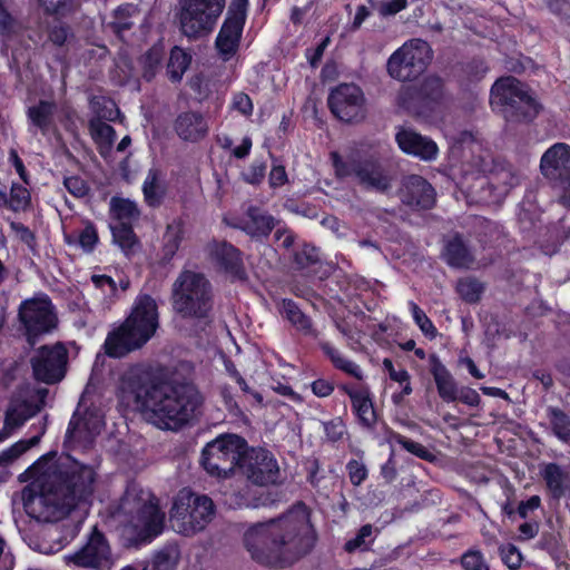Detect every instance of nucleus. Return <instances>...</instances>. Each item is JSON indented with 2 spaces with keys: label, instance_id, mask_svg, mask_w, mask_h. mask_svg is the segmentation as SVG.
<instances>
[{
  "label": "nucleus",
  "instance_id": "nucleus-29",
  "mask_svg": "<svg viewBox=\"0 0 570 570\" xmlns=\"http://www.w3.org/2000/svg\"><path fill=\"white\" fill-rule=\"evenodd\" d=\"M432 374L438 387L440 397L445 402L458 400V387L451 373L440 363L433 365Z\"/></svg>",
  "mask_w": 570,
  "mask_h": 570
},
{
  "label": "nucleus",
  "instance_id": "nucleus-15",
  "mask_svg": "<svg viewBox=\"0 0 570 570\" xmlns=\"http://www.w3.org/2000/svg\"><path fill=\"white\" fill-rule=\"evenodd\" d=\"M239 469L248 481L257 485L275 483L279 474L277 461L269 451L262 448L246 446L239 461Z\"/></svg>",
  "mask_w": 570,
  "mask_h": 570
},
{
  "label": "nucleus",
  "instance_id": "nucleus-50",
  "mask_svg": "<svg viewBox=\"0 0 570 570\" xmlns=\"http://www.w3.org/2000/svg\"><path fill=\"white\" fill-rule=\"evenodd\" d=\"M500 557L503 563L511 570L518 569L523 560L520 550L511 543L500 547Z\"/></svg>",
  "mask_w": 570,
  "mask_h": 570
},
{
  "label": "nucleus",
  "instance_id": "nucleus-28",
  "mask_svg": "<svg viewBox=\"0 0 570 570\" xmlns=\"http://www.w3.org/2000/svg\"><path fill=\"white\" fill-rule=\"evenodd\" d=\"M209 255L226 271L238 272L240 264L238 250L226 243H212L207 246Z\"/></svg>",
  "mask_w": 570,
  "mask_h": 570
},
{
  "label": "nucleus",
  "instance_id": "nucleus-60",
  "mask_svg": "<svg viewBox=\"0 0 570 570\" xmlns=\"http://www.w3.org/2000/svg\"><path fill=\"white\" fill-rule=\"evenodd\" d=\"M264 175L265 166L262 163H255L244 173V178L250 184H257L264 178Z\"/></svg>",
  "mask_w": 570,
  "mask_h": 570
},
{
  "label": "nucleus",
  "instance_id": "nucleus-63",
  "mask_svg": "<svg viewBox=\"0 0 570 570\" xmlns=\"http://www.w3.org/2000/svg\"><path fill=\"white\" fill-rule=\"evenodd\" d=\"M539 505H540V498L538 495H533L530 499H528L527 501H523L520 503L519 509H518L519 514L522 518H525L530 511L538 509Z\"/></svg>",
  "mask_w": 570,
  "mask_h": 570
},
{
  "label": "nucleus",
  "instance_id": "nucleus-45",
  "mask_svg": "<svg viewBox=\"0 0 570 570\" xmlns=\"http://www.w3.org/2000/svg\"><path fill=\"white\" fill-rule=\"evenodd\" d=\"M179 561V551L177 548L170 547L159 551L154 558L156 570H173Z\"/></svg>",
  "mask_w": 570,
  "mask_h": 570
},
{
  "label": "nucleus",
  "instance_id": "nucleus-25",
  "mask_svg": "<svg viewBox=\"0 0 570 570\" xmlns=\"http://www.w3.org/2000/svg\"><path fill=\"white\" fill-rule=\"evenodd\" d=\"M90 279L97 292V297L108 305L118 298L119 292L127 291L130 285L126 277L120 278L117 283L112 277L105 274H92Z\"/></svg>",
  "mask_w": 570,
  "mask_h": 570
},
{
  "label": "nucleus",
  "instance_id": "nucleus-39",
  "mask_svg": "<svg viewBox=\"0 0 570 570\" xmlns=\"http://www.w3.org/2000/svg\"><path fill=\"white\" fill-rule=\"evenodd\" d=\"M189 63L190 56L180 48H174L167 67L169 77L175 81L180 80Z\"/></svg>",
  "mask_w": 570,
  "mask_h": 570
},
{
  "label": "nucleus",
  "instance_id": "nucleus-1",
  "mask_svg": "<svg viewBox=\"0 0 570 570\" xmlns=\"http://www.w3.org/2000/svg\"><path fill=\"white\" fill-rule=\"evenodd\" d=\"M31 483L23 490L28 515L40 522H55L92 497L96 472L91 466L48 453L27 471Z\"/></svg>",
  "mask_w": 570,
  "mask_h": 570
},
{
  "label": "nucleus",
  "instance_id": "nucleus-34",
  "mask_svg": "<svg viewBox=\"0 0 570 570\" xmlns=\"http://www.w3.org/2000/svg\"><path fill=\"white\" fill-rule=\"evenodd\" d=\"M90 134L98 145L100 154L106 156L115 141L112 127L101 120H92L90 122Z\"/></svg>",
  "mask_w": 570,
  "mask_h": 570
},
{
  "label": "nucleus",
  "instance_id": "nucleus-23",
  "mask_svg": "<svg viewBox=\"0 0 570 570\" xmlns=\"http://www.w3.org/2000/svg\"><path fill=\"white\" fill-rule=\"evenodd\" d=\"M177 135L187 141H197L204 138L208 131V125L203 116L195 112L180 115L176 120Z\"/></svg>",
  "mask_w": 570,
  "mask_h": 570
},
{
  "label": "nucleus",
  "instance_id": "nucleus-36",
  "mask_svg": "<svg viewBox=\"0 0 570 570\" xmlns=\"http://www.w3.org/2000/svg\"><path fill=\"white\" fill-rule=\"evenodd\" d=\"M515 184L517 178L510 171L502 170L500 173H497L491 178V186L494 188L495 195L493 197L481 195L478 197V200L485 203L498 202Z\"/></svg>",
  "mask_w": 570,
  "mask_h": 570
},
{
  "label": "nucleus",
  "instance_id": "nucleus-12",
  "mask_svg": "<svg viewBox=\"0 0 570 570\" xmlns=\"http://www.w3.org/2000/svg\"><path fill=\"white\" fill-rule=\"evenodd\" d=\"M67 566L90 570H111L117 559L106 537L96 528L73 552L63 556Z\"/></svg>",
  "mask_w": 570,
  "mask_h": 570
},
{
  "label": "nucleus",
  "instance_id": "nucleus-52",
  "mask_svg": "<svg viewBox=\"0 0 570 570\" xmlns=\"http://www.w3.org/2000/svg\"><path fill=\"white\" fill-rule=\"evenodd\" d=\"M43 432H45V428L42 426L39 435L32 436L31 439H29L27 441H19V442H17L10 449H8L3 454L8 459H16V458H18L19 455L24 453L27 450H29L30 448L35 446L39 442L40 435L43 434Z\"/></svg>",
  "mask_w": 570,
  "mask_h": 570
},
{
  "label": "nucleus",
  "instance_id": "nucleus-61",
  "mask_svg": "<svg viewBox=\"0 0 570 570\" xmlns=\"http://www.w3.org/2000/svg\"><path fill=\"white\" fill-rule=\"evenodd\" d=\"M333 390V385L325 380H316L312 383V391L318 397L328 396Z\"/></svg>",
  "mask_w": 570,
  "mask_h": 570
},
{
  "label": "nucleus",
  "instance_id": "nucleus-27",
  "mask_svg": "<svg viewBox=\"0 0 570 570\" xmlns=\"http://www.w3.org/2000/svg\"><path fill=\"white\" fill-rule=\"evenodd\" d=\"M56 105L51 101L41 100L27 109V117L30 125L47 135L52 126Z\"/></svg>",
  "mask_w": 570,
  "mask_h": 570
},
{
  "label": "nucleus",
  "instance_id": "nucleus-3",
  "mask_svg": "<svg viewBox=\"0 0 570 570\" xmlns=\"http://www.w3.org/2000/svg\"><path fill=\"white\" fill-rule=\"evenodd\" d=\"M316 540L304 504L295 505L277 518L249 523L243 531V546L250 558L271 568L293 564L314 548Z\"/></svg>",
  "mask_w": 570,
  "mask_h": 570
},
{
  "label": "nucleus",
  "instance_id": "nucleus-46",
  "mask_svg": "<svg viewBox=\"0 0 570 570\" xmlns=\"http://www.w3.org/2000/svg\"><path fill=\"white\" fill-rule=\"evenodd\" d=\"M183 238V230L179 225H169L164 235L165 256L170 258L179 248Z\"/></svg>",
  "mask_w": 570,
  "mask_h": 570
},
{
  "label": "nucleus",
  "instance_id": "nucleus-55",
  "mask_svg": "<svg viewBox=\"0 0 570 570\" xmlns=\"http://www.w3.org/2000/svg\"><path fill=\"white\" fill-rule=\"evenodd\" d=\"M347 471L350 480L354 485L361 484L367 476V470L365 465L356 460H352L348 462Z\"/></svg>",
  "mask_w": 570,
  "mask_h": 570
},
{
  "label": "nucleus",
  "instance_id": "nucleus-20",
  "mask_svg": "<svg viewBox=\"0 0 570 570\" xmlns=\"http://www.w3.org/2000/svg\"><path fill=\"white\" fill-rule=\"evenodd\" d=\"M105 425L102 416L98 412L86 413L80 417L78 409L70 420L66 436L70 443L89 442L99 434Z\"/></svg>",
  "mask_w": 570,
  "mask_h": 570
},
{
  "label": "nucleus",
  "instance_id": "nucleus-53",
  "mask_svg": "<svg viewBox=\"0 0 570 570\" xmlns=\"http://www.w3.org/2000/svg\"><path fill=\"white\" fill-rule=\"evenodd\" d=\"M462 566L465 570H489L483 556L479 551H469L462 557Z\"/></svg>",
  "mask_w": 570,
  "mask_h": 570
},
{
  "label": "nucleus",
  "instance_id": "nucleus-2",
  "mask_svg": "<svg viewBox=\"0 0 570 570\" xmlns=\"http://www.w3.org/2000/svg\"><path fill=\"white\" fill-rule=\"evenodd\" d=\"M117 394L124 405L161 430L184 426L195 417L203 403L194 385L151 380L148 368L140 364L128 366L120 373Z\"/></svg>",
  "mask_w": 570,
  "mask_h": 570
},
{
  "label": "nucleus",
  "instance_id": "nucleus-8",
  "mask_svg": "<svg viewBox=\"0 0 570 570\" xmlns=\"http://www.w3.org/2000/svg\"><path fill=\"white\" fill-rule=\"evenodd\" d=\"M215 508L212 499L183 489L174 499L169 520L176 532L193 535L204 530L213 520Z\"/></svg>",
  "mask_w": 570,
  "mask_h": 570
},
{
  "label": "nucleus",
  "instance_id": "nucleus-59",
  "mask_svg": "<svg viewBox=\"0 0 570 570\" xmlns=\"http://www.w3.org/2000/svg\"><path fill=\"white\" fill-rule=\"evenodd\" d=\"M458 400L470 406H478L480 403V395L471 387H462L458 390Z\"/></svg>",
  "mask_w": 570,
  "mask_h": 570
},
{
  "label": "nucleus",
  "instance_id": "nucleus-43",
  "mask_svg": "<svg viewBox=\"0 0 570 570\" xmlns=\"http://www.w3.org/2000/svg\"><path fill=\"white\" fill-rule=\"evenodd\" d=\"M551 424L554 434L563 442H570V419L559 410H551Z\"/></svg>",
  "mask_w": 570,
  "mask_h": 570
},
{
  "label": "nucleus",
  "instance_id": "nucleus-44",
  "mask_svg": "<svg viewBox=\"0 0 570 570\" xmlns=\"http://www.w3.org/2000/svg\"><path fill=\"white\" fill-rule=\"evenodd\" d=\"M542 475L547 482L548 488L559 495L562 492L564 474L562 470L553 463L547 464L542 471Z\"/></svg>",
  "mask_w": 570,
  "mask_h": 570
},
{
  "label": "nucleus",
  "instance_id": "nucleus-6",
  "mask_svg": "<svg viewBox=\"0 0 570 570\" xmlns=\"http://www.w3.org/2000/svg\"><path fill=\"white\" fill-rule=\"evenodd\" d=\"M490 105L508 120H529L539 112L531 90L514 77H502L491 87Z\"/></svg>",
  "mask_w": 570,
  "mask_h": 570
},
{
  "label": "nucleus",
  "instance_id": "nucleus-64",
  "mask_svg": "<svg viewBox=\"0 0 570 570\" xmlns=\"http://www.w3.org/2000/svg\"><path fill=\"white\" fill-rule=\"evenodd\" d=\"M9 160L14 166V168H16L18 175L20 176V178L26 184H28L27 171H26L24 165H23L22 160L19 158V156H18V154H17V151L14 149L10 150V153H9Z\"/></svg>",
  "mask_w": 570,
  "mask_h": 570
},
{
  "label": "nucleus",
  "instance_id": "nucleus-49",
  "mask_svg": "<svg viewBox=\"0 0 570 570\" xmlns=\"http://www.w3.org/2000/svg\"><path fill=\"white\" fill-rule=\"evenodd\" d=\"M373 528L370 524L363 525L355 538L345 543V550L353 552L365 549L372 542Z\"/></svg>",
  "mask_w": 570,
  "mask_h": 570
},
{
  "label": "nucleus",
  "instance_id": "nucleus-51",
  "mask_svg": "<svg viewBox=\"0 0 570 570\" xmlns=\"http://www.w3.org/2000/svg\"><path fill=\"white\" fill-rule=\"evenodd\" d=\"M394 439L406 451L416 455L417 458H421V459H424L428 461L434 460V454L430 450H428L423 444L407 440L401 435H396Z\"/></svg>",
  "mask_w": 570,
  "mask_h": 570
},
{
  "label": "nucleus",
  "instance_id": "nucleus-54",
  "mask_svg": "<svg viewBox=\"0 0 570 570\" xmlns=\"http://www.w3.org/2000/svg\"><path fill=\"white\" fill-rule=\"evenodd\" d=\"M230 108L247 117L253 114L254 106L248 95L237 92L233 96Z\"/></svg>",
  "mask_w": 570,
  "mask_h": 570
},
{
  "label": "nucleus",
  "instance_id": "nucleus-42",
  "mask_svg": "<svg viewBox=\"0 0 570 570\" xmlns=\"http://www.w3.org/2000/svg\"><path fill=\"white\" fill-rule=\"evenodd\" d=\"M409 308L415 324L419 326L421 332L426 337L434 338L438 334V331L433 325L432 321L426 316L424 311H422L414 302L409 303Z\"/></svg>",
  "mask_w": 570,
  "mask_h": 570
},
{
  "label": "nucleus",
  "instance_id": "nucleus-35",
  "mask_svg": "<svg viewBox=\"0 0 570 570\" xmlns=\"http://www.w3.org/2000/svg\"><path fill=\"white\" fill-rule=\"evenodd\" d=\"M114 242L128 256L138 249V240L131 229V225L110 224Z\"/></svg>",
  "mask_w": 570,
  "mask_h": 570
},
{
  "label": "nucleus",
  "instance_id": "nucleus-19",
  "mask_svg": "<svg viewBox=\"0 0 570 570\" xmlns=\"http://www.w3.org/2000/svg\"><path fill=\"white\" fill-rule=\"evenodd\" d=\"M395 138L400 149L407 155L424 161H432L438 157L439 148L436 144L412 129L401 128Z\"/></svg>",
  "mask_w": 570,
  "mask_h": 570
},
{
  "label": "nucleus",
  "instance_id": "nucleus-18",
  "mask_svg": "<svg viewBox=\"0 0 570 570\" xmlns=\"http://www.w3.org/2000/svg\"><path fill=\"white\" fill-rule=\"evenodd\" d=\"M540 168L544 177L553 181H570V146L557 142L541 157Z\"/></svg>",
  "mask_w": 570,
  "mask_h": 570
},
{
  "label": "nucleus",
  "instance_id": "nucleus-16",
  "mask_svg": "<svg viewBox=\"0 0 570 570\" xmlns=\"http://www.w3.org/2000/svg\"><path fill=\"white\" fill-rule=\"evenodd\" d=\"M36 380L46 384L60 382L66 374L67 351L60 345L43 346L31 360Z\"/></svg>",
  "mask_w": 570,
  "mask_h": 570
},
{
  "label": "nucleus",
  "instance_id": "nucleus-11",
  "mask_svg": "<svg viewBox=\"0 0 570 570\" xmlns=\"http://www.w3.org/2000/svg\"><path fill=\"white\" fill-rule=\"evenodd\" d=\"M226 0H180L178 21L188 38H199L213 31Z\"/></svg>",
  "mask_w": 570,
  "mask_h": 570
},
{
  "label": "nucleus",
  "instance_id": "nucleus-14",
  "mask_svg": "<svg viewBox=\"0 0 570 570\" xmlns=\"http://www.w3.org/2000/svg\"><path fill=\"white\" fill-rule=\"evenodd\" d=\"M248 0H232L226 19L217 35L216 48L228 60L238 49L247 17Z\"/></svg>",
  "mask_w": 570,
  "mask_h": 570
},
{
  "label": "nucleus",
  "instance_id": "nucleus-30",
  "mask_svg": "<svg viewBox=\"0 0 570 570\" xmlns=\"http://www.w3.org/2000/svg\"><path fill=\"white\" fill-rule=\"evenodd\" d=\"M110 214L112 218L111 224L131 225L138 218L139 210L134 202L114 197L110 200Z\"/></svg>",
  "mask_w": 570,
  "mask_h": 570
},
{
  "label": "nucleus",
  "instance_id": "nucleus-41",
  "mask_svg": "<svg viewBox=\"0 0 570 570\" xmlns=\"http://www.w3.org/2000/svg\"><path fill=\"white\" fill-rule=\"evenodd\" d=\"M145 199L149 205H156L163 196V188L159 185V177L156 171H149L142 186Z\"/></svg>",
  "mask_w": 570,
  "mask_h": 570
},
{
  "label": "nucleus",
  "instance_id": "nucleus-32",
  "mask_svg": "<svg viewBox=\"0 0 570 570\" xmlns=\"http://www.w3.org/2000/svg\"><path fill=\"white\" fill-rule=\"evenodd\" d=\"M443 255L448 264L454 267H469L472 263V256L460 237L448 242Z\"/></svg>",
  "mask_w": 570,
  "mask_h": 570
},
{
  "label": "nucleus",
  "instance_id": "nucleus-7",
  "mask_svg": "<svg viewBox=\"0 0 570 570\" xmlns=\"http://www.w3.org/2000/svg\"><path fill=\"white\" fill-rule=\"evenodd\" d=\"M173 307L183 318H205L212 308L210 285L205 276L184 271L173 285Z\"/></svg>",
  "mask_w": 570,
  "mask_h": 570
},
{
  "label": "nucleus",
  "instance_id": "nucleus-26",
  "mask_svg": "<svg viewBox=\"0 0 570 570\" xmlns=\"http://www.w3.org/2000/svg\"><path fill=\"white\" fill-rule=\"evenodd\" d=\"M354 173L360 183L366 187L383 191L390 186V178L375 163H362L354 168Z\"/></svg>",
  "mask_w": 570,
  "mask_h": 570
},
{
  "label": "nucleus",
  "instance_id": "nucleus-24",
  "mask_svg": "<svg viewBox=\"0 0 570 570\" xmlns=\"http://www.w3.org/2000/svg\"><path fill=\"white\" fill-rule=\"evenodd\" d=\"M233 226L243 229L250 236L262 237L271 233L274 227V219L261 209L250 207L245 217L239 223L233 224Z\"/></svg>",
  "mask_w": 570,
  "mask_h": 570
},
{
  "label": "nucleus",
  "instance_id": "nucleus-57",
  "mask_svg": "<svg viewBox=\"0 0 570 570\" xmlns=\"http://www.w3.org/2000/svg\"><path fill=\"white\" fill-rule=\"evenodd\" d=\"M66 188L75 196L81 197L87 194V186L79 177H68L65 179Z\"/></svg>",
  "mask_w": 570,
  "mask_h": 570
},
{
  "label": "nucleus",
  "instance_id": "nucleus-10",
  "mask_svg": "<svg viewBox=\"0 0 570 570\" xmlns=\"http://www.w3.org/2000/svg\"><path fill=\"white\" fill-rule=\"evenodd\" d=\"M433 51L422 39H411L396 49L387 59V73L399 81H411L421 76L430 65Z\"/></svg>",
  "mask_w": 570,
  "mask_h": 570
},
{
  "label": "nucleus",
  "instance_id": "nucleus-4",
  "mask_svg": "<svg viewBox=\"0 0 570 570\" xmlns=\"http://www.w3.org/2000/svg\"><path fill=\"white\" fill-rule=\"evenodd\" d=\"M114 517L121 527V537L129 544L150 542L164 529L165 514L155 497L138 484L128 485Z\"/></svg>",
  "mask_w": 570,
  "mask_h": 570
},
{
  "label": "nucleus",
  "instance_id": "nucleus-47",
  "mask_svg": "<svg viewBox=\"0 0 570 570\" xmlns=\"http://www.w3.org/2000/svg\"><path fill=\"white\" fill-rule=\"evenodd\" d=\"M456 291L460 296L468 302H476L483 291L482 285L472 278H464L459 281Z\"/></svg>",
  "mask_w": 570,
  "mask_h": 570
},
{
  "label": "nucleus",
  "instance_id": "nucleus-9",
  "mask_svg": "<svg viewBox=\"0 0 570 570\" xmlns=\"http://www.w3.org/2000/svg\"><path fill=\"white\" fill-rule=\"evenodd\" d=\"M246 441L235 434L219 435L208 442L202 452V465L217 479H228L244 454Z\"/></svg>",
  "mask_w": 570,
  "mask_h": 570
},
{
  "label": "nucleus",
  "instance_id": "nucleus-22",
  "mask_svg": "<svg viewBox=\"0 0 570 570\" xmlns=\"http://www.w3.org/2000/svg\"><path fill=\"white\" fill-rule=\"evenodd\" d=\"M352 409L360 423L365 428H372L376 422V413L372 403L370 391L365 387H345Z\"/></svg>",
  "mask_w": 570,
  "mask_h": 570
},
{
  "label": "nucleus",
  "instance_id": "nucleus-37",
  "mask_svg": "<svg viewBox=\"0 0 570 570\" xmlns=\"http://www.w3.org/2000/svg\"><path fill=\"white\" fill-rule=\"evenodd\" d=\"M489 165L488 159L479 158L478 164L473 165V169H465L463 181H461L462 188L466 189L469 195L475 196V185H470V180L476 183L478 186L483 187L487 183V178L483 176V173L487 170Z\"/></svg>",
  "mask_w": 570,
  "mask_h": 570
},
{
  "label": "nucleus",
  "instance_id": "nucleus-31",
  "mask_svg": "<svg viewBox=\"0 0 570 570\" xmlns=\"http://www.w3.org/2000/svg\"><path fill=\"white\" fill-rule=\"evenodd\" d=\"M39 407L28 402H14L6 414V429L12 430L21 426L27 420L36 415Z\"/></svg>",
  "mask_w": 570,
  "mask_h": 570
},
{
  "label": "nucleus",
  "instance_id": "nucleus-21",
  "mask_svg": "<svg viewBox=\"0 0 570 570\" xmlns=\"http://www.w3.org/2000/svg\"><path fill=\"white\" fill-rule=\"evenodd\" d=\"M402 199L410 206L430 208L435 202V191L431 184L417 175L405 178Z\"/></svg>",
  "mask_w": 570,
  "mask_h": 570
},
{
  "label": "nucleus",
  "instance_id": "nucleus-33",
  "mask_svg": "<svg viewBox=\"0 0 570 570\" xmlns=\"http://www.w3.org/2000/svg\"><path fill=\"white\" fill-rule=\"evenodd\" d=\"M65 239L67 244L78 246L85 253L92 252L99 240L96 227L89 222L85 223L83 228L77 235H65Z\"/></svg>",
  "mask_w": 570,
  "mask_h": 570
},
{
  "label": "nucleus",
  "instance_id": "nucleus-58",
  "mask_svg": "<svg viewBox=\"0 0 570 570\" xmlns=\"http://www.w3.org/2000/svg\"><path fill=\"white\" fill-rule=\"evenodd\" d=\"M268 181L272 188L281 187L287 181L285 168L281 165L273 166Z\"/></svg>",
  "mask_w": 570,
  "mask_h": 570
},
{
  "label": "nucleus",
  "instance_id": "nucleus-62",
  "mask_svg": "<svg viewBox=\"0 0 570 570\" xmlns=\"http://www.w3.org/2000/svg\"><path fill=\"white\" fill-rule=\"evenodd\" d=\"M7 2L8 1H0V30L3 33L10 32L13 29V20L4 8Z\"/></svg>",
  "mask_w": 570,
  "mask_h": 570
},
{
  "label": "nucleus",
  "instance_id": "nucleus-56",
  "mask_svg": "<svg viewBox=\"0 0 570 570\" xmlns=\"http://www.w3.org/2000/svg\"><path fill=\"white\" fill-rule=\"evenodd\" d=\"M407 0H384L379 6V12L381 16H393L405 9Z\"/></svg>",
  "mask_w": 570,
  "mask_h": 570
},
{
  "label": "nucleus",
  "instance_id": "nucleus-17",
  "mask_svg": "<svg viewBox=\"0 0 570 570\" xmlns=\"http://www.w3.org/2000/svg\"><path fill=\"white\" fill-rule=\"evenodd\" d=\"M332 112L341 120L350 122L364 117L365 98L360 87L343 83L332 90L328 97Z\"/></svg>",
  "mask_w": 570,
  "mask_h": 570
},
{
  "label": "nucleus",
  "instance_id": "nucleus-13",
  "mask_svg": "<svg viewBox=\"0 0 570 570\" xmlns=\"http://www.w3.org/2000/svg\"><path fill=\"white\" fill-rule=\"evenodd\" d=\"M19 318L24 325L30 344L32 336L51 331L57 324L51 301L47 295H37L21 303Z\"/></svg>",
  "mask_w": 570,
  "mask_h": 570
},
{
  "label": "nucleus",
  "instance_id": "nucleus-38",
  "mask_svg": "<svg viewBox=\"0 0 570 570\" xmlns=\"http://www.w3.org/2000/svg\"><path fill=\"white\" fill-rule=\"evenodd\" d=\"M323 350L326 353V355L331 358L335 367L347 373L348 375H352L353 377H356L358 380L362 379V371L360 366L355 364L353 361L346 358L340 351H337L333 346H330L328 344L323 345Z\"/></svg>",
  "mask_w": 570,
  "mask_h": 570
},
{
  "label": "nucleus",
  "instance_id": "nucleus-48",
  "mask_svg": "<svg viewBox=\"0 0 570 570\" xmlns=\"http://www.w3.org/2000/svg\"><path fill=\"white\" fill-rule=\"evenodd\" d=\"M30 203V194L29 190L18 184H12L11 191H10V198H9V207L12 210H21L27 208V206Z\"/></svg>",
  "mask_w": 570,
  "mask_h": 570
},
{
  "label": "nucleus",
  "instance_id": "nucleus-5",
  "mask_svg": "<svg viewBox=\"0 0 570 570\" xmlns=\"http://www.w3.org/2000/svg\"><path fill=\"white\" fill-rule=\"evenodd\" d=\"M158 328V306L149 295L137 296L130 315L117 330L110 332L104 348L111 357H121L141 347Z\"/></svg>",
  "mask_w": 570,
  "mask_h": 570
},
{
  "label": "nucleus",
  "instance_id": "nucleus-40",
  "mask_svg": "<svg viewBox=\"0 0 570 570\" xmlns=\"http://www.w3.org/2000/svg\"><path fill=\"white\" fill-rule=\"evenodd\" d=\"M282 314L294 325L297 330L307 332L311 327L309 320L299 311L296 304L292 301H283Z\"/></svg>",
  "mask_w": 570,
  "mask_h": 570
}]
</instances>
